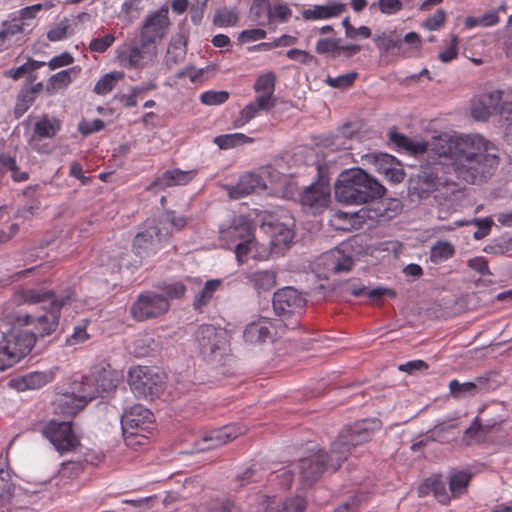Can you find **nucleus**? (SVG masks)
Here are the masks:
<instances>
[{
    "mask_svg": "<svg viewBox=\"0 0 512 512\" xmlns=\"http://www.w3.org/2000/svg\"><path fill=\"white\" fill-rule=\"evenodd\" d=\"M375 166L379 173L387 174L395 166H398L395 157L388 154H380L375 158Z\"/></svg>",
    "mask_w": 512,
    "mask_h": 512,
    "instance_id": "0e129e2a",
    "label": "nucleus"
},
{
    "mask_svg": "<svg viewBox=\"0 0 512 512\" xmlns=\"http://www.w3.org/2000/svg\"><path fill=\"white\" fill-rule=\"evenodd\" d=\"M380 427L381 423L378 419H364L345 428L332 444L329 453V462L332 468L337 470L341 463L347 459L351 447L370 441L373 433Z\"/></svg>",
    "mask_w": 512,
    "mask_h": 512,
    "instance_id": "20e7f679",
    "label": "nucleus"
},
{
    "mask_svg": "<svg viewBox=\"0 0 512 512\" xmlns=\"http://www.w3.org/2000/svg\"><path fill=\"white\" fill-rule=\"evenodd\" d=\"M330 202V188L327 184L316 183L308 186L301 194V204L312 214L324 211Z\"/></svg>",
    "mask_w": 512,
    "mask_h": 512,
    "instance_id": "6ab92c4d",
    "label": "nucleus"
},
{
    "mask_svg": "<svg viewBox=\"0 0 512 512\" xmlns=\"http://www.w3.org/2000/svg\"><path fill=\"white\" fill-rule=\"evenodd\" d=\"M69 29V20L64 18L59 23L50 28V30L47 32V38L51 42L61 41L67 37Z\"/></svg>",
    "mask_w": 512,
    "mask_h": 512,
    "instance_id": "13d9d810",
    "label": "nucleus"
},
{
    "mask_svg": "<svg viewBox=\"0 0 512 512\" xmlns=\"http://www.w3.org/2000/svg\"><path fill=\"white\" fill-rule=\"evenodd\" d=\"M493 388L489 378L486 376L477 377L474 381L470 382L461 383L456 379L449 382L450 394L455 399H464L477 394L487 393Z\"/></svg>",
    "mask_w": 512,
    "mask_h": 512,
    "instance_id": "393cba45",
    "label": "nucleus"
},
{
    "mask_svg": "<svg viewBox=\"0 0 512 512\" xmlns=\"http://www.w3.org/2000/svg\"><path fill=\"white\" fill-rule=\"evenodd\" d=\"M384 192V187L360 168L342 172L335 184V197L346 204L368 203Z\"/></svg>",
    "mask_w": 512,
    "mask_h": 512,
    "instance_id": "f03ea898",
    "label": "nucleus"
},
{
    "mask_svg": "<svg viewBox=\"0 0 512 512\" xmlns=\"http://www.w3.org/2000/svg\"><path fill=\"white\" fill-rule=\"evenodd\" d=\"M168 300L157 293L146 292L140 294L131 306V315L138 321L156 318L169 310Z\"/></svg>",
    "mask_w": 512,
    "mask_h": 512,
    "instance_id": "f8f14e48",
    "label": "nucleus"
},
{
    "mask_svg": "<svg viewBox=\"0 0 512 512\" xmlns=\"http://www.w3.org/2000/svg\"><path fill=\"white\" fill-rule=\"evenodd\" d=\"M28 490L16 487L11 482V474L7 468L6 459L0 455V508L9 505L21 506L24 498L31 496Z\"/></svg>",
    "mask_w": 512,
    "mask_h": 512,
    "instance_id": "dca6fc26",
    "label": "nucleus"
},
{
    "mask_svg": "<svg viewBox=\"0 0 512 512\" xmlns=\"http://www.w3.org/2000/svg\"><path fill=\"white\" fill-rule=\"evenodd\" d=\"M188 218L182 215H177L174 211H166L163 213L157 221V225L162 228V232H170V235L174 231H179L186 227Z\"/></svg>",
    "mask_w": 512,
    "mask_h": 512,
    "instance_id": "ea45409f",
    "label": "nucleus"
},
{
    "mask_svg": "<svg viewBox=\"0 0 512 512\" xmlns=\"http://www.w3.org/2000/svg\"><path fill=\"white\" fill-rule=\"evenodd\" d=\"M93 395L94 392H89L76 396L72 391L58 394L53 401L54 411L66 416H74L91 401Z\"/></svg>",
    "mask_w": 512,
    "mask_h": 512,
    "instance_id": "b1692460",
    "label": "nucleus"
},
{
    "mask_svg": "<svg viewBox=\"0 0 512 512\" xmlns=\"http://www.w3.org/2000/svg\"><path fill=\"white\" fill-rule=\"evenodd\" d=\"M244 433V429L237 425H227L220 429L205 434L200 441L195 443V450L203 452L222 446Z\"/></svg>",
    "mask_w": 512,
    "mask_h": 512,
    "instance_id": "aec40b11",
    "label": "nucleus"
},
{
    "mask_svg": "<svg viewBox=\"0 0 512 512\" xmlns=\"http://www.w3.org/2000/svg\"><path fill=\"white\" fill-rule=\"evenodd\" d=\"M196 340L204 357L216 356L226 345L225 332L212 325H202L196 332Z\"/></svg>",
    "mask_w": 512,
    "mask_h": 512,
    "instance_id": "a211bd4d",
    "label": "nucleus"
},
{
    "mask_svg": "<svg viewBox=\"0 0 512 512\" xmlns=\"http://www.w3.org/2000/svg\"><path fill=\"white\" fill-rule=\"evenodd\" d=\"M213 142L222 150H228L235 148L237 146H241L244 144H249L253 142V138L243 134V133H232V134H223L216 136Z\"/></svg>",
    "mask_w": 512,
    "mask_h": 512,
    "instance_id": "37998d69",
    "label": "nucleus"
},
{
    "mask_svg": "<svg viewBox=\"0 0 512 512\" xmlns=\"http://www.w3.org/2000/svg\"><path fill=\"white\" fill-rule=\"evenodd\" d=\"M275 82L276 76L273 72H267L259 76L254 84L256 97L267 98L269 102L276 104V98L274 97Z\"/></svg>",
    "mask_w": 512,
    "mask_h": 512,
    "instance_id": "58836bf2",
    "label": "nucleus"
},
{
    "mask_svg": "<svg viewBox=\"0 0 512 512\" xmlns=\"http://www.w3.org/2000/svg\"><path fill=\"white\" fill-rule=\"evenodd\" d=\"M237 20V13L234 10L228 8L217 10L213 17V23L218 27L233 26L236 24Z\"/></svg>",
    "mask_w": 512,
    "mask_h": 512,
    "instance_id": "864d4df0",
    "label": "nucleus"
},
{
    "mask_svg": "<svg viewBox=\"0 0 512 512\" xmlns=\"http://www.w3.org/2000/svg\"><path fill=\"white\" fill-rule=\"evenodd\" d=\"M446 20V13L443 9H438L433 15L429 16L423 23V27L435 31L442 27Z\"/></svg>",
    "mask_w": 512,
    "mask_h": 512,
    "instance_id": "338daca9",
    "label": "nucleus"
},
{
    "mask_svg": "<svg viewBox=\"0 0 512 512\" xmlns=\"http://www.w3.org/2000/svg\"><path fill=\"white\" fill-rule=\"evenodd\" d=\"M157 57V45L148 43L140 37L139 42L124 45L117 51L120 64L127 69H143Z\"/></svg>",
    "mask_w": 512,
    "mask_h": 512,
    "instance_id": "1a4fd4ad",
    "label": "nucleus"
},
{
    "mask_svg": "<svg viewBox=\"0 0 512 512\" xmlns=\"http://www.w3.org/2000/svg\"><path fill=\"white\" fill-rule=\"evenodd\" d=\"M294 225V218L288 214H284L280 218L265 222L263 229L266 233L270 234V245L273 248H281L288 245L293 239Z\"/></svg>",
    "mask_w": 512,
    "mask_h": 512,
    "instance_id": "f3484780",
    "label": "nucleus"
},
{
    "mask_svg": "<svg viewBox=\"0 0 512 512\" xmlns=\"http://www.w3.org/2000/svg\"><path fill=\"white\" fill-rule=\"evenodd\" d=\"M338 47H339V39L323 38V39H319L317 41L316 52L318 54L331 53L333 55V57H336Z\"/></svg>",
    "mask_w": 512,
    "mask_h": 512,
    "instance_id": "69168bd1",
    "label": "nucleus"
},
{
    "mask_svg": "<svg viewBox=\"0 0 512 512\" xmlns=\"http://www.w3.org/2000/svg\"><path fill=\"white\" fill-rule=\"evenodd\" d=\"M160 376L146 366L134 367L129 372V385L138 397H154L160 391Z\"/></svg>",
    "mask_w": 512,
    "mask_h": 512,
    "instance_id": "ddd939ff",
    "label": "nucleus"
},
{
    "mask_svg": "<svg viewBox=\"0 0 512 512\" xmlns=\"http://www.w3.org/2000/svg\"><path fill=\"white\" fill-rule=\"evenodd\" d=\"M170 27L169 8L163 5L158 10L151 11L145 16L140 37L143 41L156 45L158 41L167 36Z\"/></svg>",
    "mask_w": 512,
    "mask_h": 512,
    "instance_id": "9d476101",
    "label": "nucleus"
},
{
    "mask_svg": "<svg viewBox=\"0 0 512 512\" xmlns=\"http://www.w3.org/2000/svg\"><path fill=\"white\" fill-rule=\"evenodd\" d=\"M134 352L137 356L143 357L150 354V352L155 350V340L152 336L145 334L139 337L135 343Z\"/></svg>",
    "mask_w": 512,
    "mask_h": 512,
    "instance_id": "4d7b16f0",
    "label": "nucleus"
},
{
    "mask_svg": "<svg viewBox=\"0 0 512 512\" xmlns=\"http://www.w3.org/2000/svg\"><path fill=\"white\" fill-rule=\"evenodd\" d=\"M275 107V103H271L267 98L255 97L254 101L245 105L239 113V116L234 119L233 127L242 128L251 120L259 115L260 112H269Z\"/></svg>",
    "mask_w": 512,
    "mask_h": 512,
    "instance_id": "2f4dec72",
    "label": "nucleus"
},
{
    "mask_svg": "<svg viewBox=\"0 0 512 512\" xmlns=\"http://www.w3.org/2000/svg\"><path fill=\"white\" fill-rule=\"evenodd\" d=\"M273 324L271 320L260 317L245 327L243 338L249 344H262L272 338Z\"/></svg>",
    "mask_w": 512,
    "mask_h": 512,
    "instance_id": "c85d7f7f",
    "label": "nucleus"
},
{
    "mask_svg": "<svg viewBox=\"0 0 512 512\" xmlns=\"http://www.w3.org/2000/svg\"><path fill=\"white\" fill-rule=\"evenodd\" d=\"M12 301L16 305L42 304V308L46 310L51 307V301H61V297H56L50 290L22 289L14 293Z\"/></svg>",
    "mask_w": 512,
    "mask_h": 512,
    "instance_id": "cd10ccee",
    "label": "nucleus"
},
{
    "mask_svg": "<svg viewBox=\"0 0 512 512\" xmlns=\"http://www.w3.org/2000/svg\"><path fill=\"white\" fill-rule=\"evenodd\" d=\"M124 78V73L113 71L102 76L94 86V92L98 95L110 93L116 84Z\"/></svg>",
    "mask_w": 512,
    "mask_h": 512,
    "instance_id": "a18cd8bd",
    "label": "nucleus"
},
{
    "mask_svg": "<svg viewBox=\"0 0 512 512\" xmlns=\"http://www.w3.org/2000/svg\"><path fill=\"white\" fill-rule=\"evenodd\" d=\"M322 260L327 270L334 273L347 272L351 270L354 263L352 257L344 254V250L341 248L329 251L322 257Z\"/></svg>",
    "mask_w": 512,
    "mask_h": 512,
    "instance_id": "72a5a7b5",
    "label": "nucleus"
},
{
    "mask_svg": "<svg viewBox=\"0 0 512 512\" xmlns=\"http://www.w3.org/2000/svg\"><path fill=\"white\" fill-rule=\"evenodd\" d=\"M42 433L60 453L71 452L80 444L70 422L51 420L44 426Z\"/></svg>",
    "mask_w": 512,
    "mask_h": 512,
    "instance_id": "9b49d317",
    "label": "nucleus"
},
{
    "mask_svg": "<svg viewBox=\"0 0 512 512\" xmlns=\"http://www.w3.org/2000/svg\"><path fill=\"white\" fill-rule=\"evenodd\" d=\"M472 474L468 471H455L450 475L449 489L453 497H460L467 491Z\"/></svg>",
    "mask_w": 512,
    "mask_h": 512,
    "instance_id": "c03bdc74",
    "label": "nucleus"
},
{
    "mask_svg": "<svg viewBox=\"0 0 512 512\" xmlns=\"http://www.w3.org/2000/svg\"><path fill=\"white\" fill-rule=\"evenodd\" d=\"M72 295L69 292L61 297V301H51V307L44 315L19 314L16 321L21 325H33L42 337L51 335L58 327L60 309L70 302Z\"/></svg>",
    "mask_w": 512,
    "mask_h": 512,
    "instance_id": "6e6552de",
    "label": "nucleus"
},
{
    "mask_svg": "<svg viewBox=\"0 0 512 512\" xmlns=\"http://www.w3.org/2000/svg\"><path fill=\"white\" fill-rule=\"evenodd\" d=\"M90 378L98 388V396L105 397L112 393L118 385L120 374L109 365H98L92 368Z\"/></svg>",
    "mask_w": 512,
    "mask_h": 512,
    "instance_id": "a878e982",
    "label": "nucleus"
},
{
    "mask_svg": "<svg viewBox=\"0 0 512 512\" xmlns=\"http://www.w3.org/2000/svg\"><path fill=\"white\" fill-rule=\"evenodd\" d=\"M305 298L293 287H284L273 295V308L278 315L295 313L305 306Z\"/></svg>",
    "mask_w": 512,
    "mask_h": 512,
    "instance_id": "4be33fe9",
    "label": "nucleus"
},
{
    "mask_svg": "<svg viewBox=\"0 0 512 512\" xmlns=\"http://www.w3.org/2000/svg\"><path fill=\"white\" fill-rule=\"evenodd\" d=\"M35 101V90H23L17 97L14 113L16 118L21 117Z\"/></svg>",
    "mask_w": 512,
    "mask_h": 512,
    "instance_id": "3c124183",
    "label": "nucleus"
},
{
    "mask_svg": "<svg viewBox=\"0 0 512 512\" xmlns=\"http://www.w3.org/2000/svg\"><path fill=\"white\" fill-rule=\"evenodd\" d=\"M36 342L35 334L24 330H13L0 340V371H5L26 357Z\"/></svg>",
    "mask_w": 512,
    "mask_h": 512,
    "instance_id": "39448f33",
    "label": "nucleus"
},
{
    "mask_svg": "<svg viewBox=\"0 0 512 512\" xmlns=\"http://www.w3.org/2000/svg\"><path fill=\"white\" fill-rule=\"evenodd\" d=\"M114 41V35L106 34L102 37L92 39L89 44V49L92 52L103 53L114 43Z\"/></svg>",
    "mask_w": 512,
    "mask_h": 512,
    "instance_id": "e2e57ef3",
    "label": "nucleus"
},
{
    "mask_svg": "<svg viewBox=\"0 0 512 512\" xmlns=\"http://www.w3.org/2000/svg\"><path fill=\"white\" fill-rule=\"evenodd\" d=\"M351 294L355 297H367L371 299L372 301L376 302L383 298L384 296L388 295L391 297H395L396 293L388 288L384 287H375V288H369L366 286H359L351 289Z\"/></svg>",
    "mask_w": 512,
    "mask_h": 512,
    "instance_id": "de8ad7c7",
    "label": "nucleus"
},
{
    "mask_svg": "<svg viewBox=\"0 0 512 512\" xmlns=\"http://www.w3.org/2000/svg\"><path fill=\"white\" fill-rule=\"evenodd\" d=\"M170 236V232H162L157 224L148 226L144 231L135 236L133 249L136 255L141 258L150 257L154 255L161 244L166 241Z\"/></svg>",
    "mask_w": 512,
    "mask_h": 512,
    "instance_id": "2eb2a0df",
    "label": "nucleus"
},
{
    "mask_svg": "<svg viewBox=\"0 0 512 512\" xmlns=\"http://www.w3.org/2000/svg\"><path fill=\"white\" fill-rule=\"evenodd\" d=\"M38 185L29 186L24 189L23 195L31 199L26 204L22 205L17 209L16 216L23 219H30L39 210L41 202L38 199H34V194L38 189Z\"/></svg>",
    "mask_w": 512,
    "mask_h": 512,
    "instance_id": "79ce46f5",
    "label": "nucleus"
},
{
    "mask_svg": "<svg viewBox=\"0 0 512 512\" xmlns=\"http://www.w3.org/2000/svg\"><path fill=\"white\" fill-rule=\"evenodd\" d=\"M389 139L412 154L429 152L440 160L448 161V168L455 177L467 184L487 182L499 165L494 144L478 133L443 134L434 137L429 143H421L392 131Z\"/></svg>",
    "mask_w": 512,
    "mask_h": 512,
    "instance_id": "f257e3e1",
    "label": "nucleus"
},
{
    "mask_svg": "<svg viewBox=\"0 0 512 512\" xmlns=\"http://www.w3.org/2000/svg\"><path fill=\"white\" fill-rule=\"evenodd\" d=\"M247 284L258 295L270 292L277 284V273L272 269L256 270L246 273Z\"/></svg>",
    "mask_w": 512,
    "mask_h": 512,
    "instance_id": "473e14b6",
    "label": "nucleus"
},
{
    "mask_svg": "<svg viewBox=\"0 0 512 512\" xmlns=\"http://www.w3.org/2000/svg\"><path fill=\"white\" fill-rule=\"evenodd\" d=\"M61 129V122L55 117L42 116L34 124V137L53 138Z\"/></svg>",
    "mask_w": 512,
    "mask_h": 512,
    "instance_id": "4c0bfd02",
    "label": "nucleus"
},
{
    "mask_svg": "<svg viewBox=\"0 0 512 512\" xmlns=\"http://www.w3.org/2000/svg\"><path fill=\"white\" fill-rule=\"evenodd\" d=\"M365 215L366 212L363 209L355 213L337 211L331 219V224L338 230L350 231L357 228Z\"/></svg>",
    "mask_w": 512,
    "mask_h": 512,
    "instance_id": "e433bc0d",
    "label": "nucleus"
},
{
    "mask_svg": "<svg viewBox=\"0 0 512 512\" xmlns=\"http://www.w3.org/2000/svg\"><path fill=\"white\" fill-rule=\"evenodd\" d=\"M455 253L454 246L448 241H438L430 252V260L433 263H440L451 258Z\"/></svg>",
    "mask_w": 512,
    "mask_h": 512,
    "instance_id": "8fccbe9b",
    "label": "nucleus"
},
{
    "mask_svg": "<svg viewBox=\"0 0 512 512\" xmlns=\"http://www.w3.org/2000/svg\"><path fill=\"white\" fill-rule=\"evenodd\" d=\"M187 50V40L183 34L174 35L168 45L165 62L167 66L176 65L185 58Z\"/></svg>",
    "mask_w": 512,
    "mask_h": 512,
    "instance_id": "c9c22d12",
    "label": "nucleus"
},
{
    "mask_svg": "<svg viewBox=\"0 0 512 512\" xmlns=\"http://www.w3.org/2000/svg\"><path fill=\"white\" fill-rule=\"evenodd\" d=\"M72 392H75L76 396H81V394L94 392V395L91 397V400L98 397V388L95 387V384L92 382L90 375L84 376L81 382L74 383Z\"/></svg>",
    "mask_w": 512,
    "mask_h": 512,
    "instance_id": "052dcab7",
    "label": "nucleus"
},
{
    "mask_svg": "<svg viewBox=\"0 0 512 512\" xmlns=\"http://www.w3.org/2000/svg\"><path fill=\"white\" fill-rule=\"evenodd\" d=\"M266 188V183L261 175L257 173H246L240 177L238 183L228 187V194L233 199H239L254 191Z\"/></svg>",
    "mask_w": 512,
    "mask_h": 512,
    "instance_id": "c756f323",
    "label": "nucleus"
},
{
    "mask_svg": "<svg viewBox=\"0 0 512 512\" xmlns=\"http://www.w3.org/2000/svg\"><path fill=\"white\" fill-rule=\"evenodd\" d=\"M444 174V168L440 165L423 169L419 175L418 182L420 197L434 193L436 200H446L458 192L459 189L456 182Z\"/></svg>",
    "mask_w": 512,
    "mask_h": 512,
    "instance_id": "423d86ee",
    "label": "nucleus"
},
{
    "mask_svg": "<svg viewBox=\"0 0 512 512\" xmlns=\"http://www.w3.org/2000/svg\"><path fill=\"white\" fill-rule=\"evenodd\" d=\"M23 32L24 23L21 22L18 18L12 19L10 21H4L1 24L0 29V42H3L8 38Z\"/></svg>",
    "mask_w": 512,
    "mask_h": 512,
    "instance_id": "603ef678",
    "label": "nucleus"
},
{
    "mask_svg": "<svg viewBox=\"0 0 512 512\" xmlns=\"http://www.w3.org/2000/svg\"><path fill=\"white\" fill-rule=\"evenodd\" d=\"M229 98V93L226 91H206L200 95V101L209 106L220 105L225 103Z\"/></svg>",
    "mask_w": 512,
    "mask_h": 512,
    "instance_id": "bf43d9fd",
    "label": "nucleus"
},
{
    "mask_svg": "<svg viewBox=\"0 0 512 512\" xmlns=\"http://www.w3.org/2000/svg\"><path fill=\"white\" fill-rule=\"evenodd\" d=\"M58 368H52L45 371H33L22 376L13 378L10 386L17 391L36 390L54 381Z\"/></svg>",
    "mask_w": 512,
    "mask_h": 512,
    "instance_id": "5701e85b",
    "label": "nucleus"
},
{
    "mask_svg": "<svg viewBox=\"0 0 512 512\" xmlns=\"http://www.w3.org/2000/svg\"><path fill=\"white\" fill-rule=\"evenodd\" d=\"M88 321H83V323L76 325L73 328V332L66 338V344L68 346H76L86 342L90 335L86 331Z\"/></svg>",
    "mask_w": 512,
    "mask_h": 512,
    "instance_id": "6e6d98bb",
    "label": "nucleus"
},
{
    "mask_svg": "<svg viewBox=\"0 0 512 512\" xmlns=\"http://www.w3.org/2000/svg\"><path fill=\"white\" fill-rule=\"evenodd\" d=\"M221 284L222 280L220 279L208 280L202 290L195 296L194 307L201 309L206 306L212 299L214 293L220 288Z\"/></svg>",
    "mask_w": 512,
    "mask_h": 512,
    "instance_id": "49530a36",
    "label": "nucleus"
},
{
    "mask_svg": "<svg viewBox=\"0 0 512 512\" xmlns=\"http://www.w3.org/2000/svg\"><path fill=\"white\" fill-rule=\"evenodd\" d=\"M357 78L356 72L343 74L337 77H328L326 83L334 88L345 89L351 86Z\"/></svg>",
    "mask_w": 512,
    "mask_h": 512,
    "instance_id": "680f3d73",
    "label": "nucleus"
},
{
    "mask_svg": "<svg viewBox=\"0 0 512 512\" xmlns=\"http://www.w3.org/2000/svg\"><path fill=\"white\" fill-rule=\"evenodd\" d=\"M329 462V455H325L321 450L311 452L308 456L299 461V472L303 483L312 484L320 478L325 469V463Z\"/></svg>",
    "mask_w": 512,
    "mask_h": 512,
    "instance_id": "412c9836",
    "label": "nucleus"
},
{
    "mask_svg": "<svg viewBox=\"0 0 512 512\" xmlns=\"http://www.w3.org/2000/svg\"><path fill=\"white\" fill-rule=\"evenodd\" d=\"M220 239L227 247L234 246V253L239 264L247 257L266 259L270 251L254 237L252 226L245 216L234 217L231 223L220 229Z\"/></svg>",
    "mask_w": 512,
    "mask_h": 512,
    "instance_id": "7ed1b4c3",
    "label": "nucleus"
},
{
    "mask_svg": "<svg viewBox=\"0 0 512 512\" xmlns=\"http://www.w3.org/2000/svg\"><path fill=\"white\" fill-rule=\"evenodd\" d=\"M73 71H75V68L69 70H62L60 72L53 74L48 81L47 89L56 90L67 87L72 80L71 73Z\"/></svg>",
    "mask_w": 512,
    "mask_h": 512,
    "instance_id": "5fc2aeb1",
    "label": "nucleus"
},
{
    "mask_svg": "<svg viewBox=\"0 0 512 512\" xmlns=\"http://www.w3.org/2000/svg\"><path fill=\"white\" fill-rule=\"evenodd\" d=\"M197 175V170L184 171L181 169H172L163 172L155 178L148 186L147 190H162L177 185H186Z\"/></svg>",
    "mask_w": 512,
    "mask_h": 512,
    "instance_id": "bb28decb",
    "label": "nucleus"
},
{
    "mask_svg": "<svg viewBox=\"0 0 512 512\" xmlns=\"http://www.w3.org/2000/svg\"><path fill=\"white\" fill-rule=\"evenodd\" d=\"M275 107V103H271L267 98L255 97L254 101L245 105L239 113V116L234 119L233 127L242 128L251 120L259 115L260 112H269Z\"/></svg>",
    "mask_w": 512,
    "mask_h": 512,
    "instance_id": "7c9ffc66",
    "label": "nucleus"
},
{
    "mask_svg": "<svg viewBox=\"0 0 512 512\" xmlns=\"http://www.w3.org/2000/svg\"><path fill=\"white\" fill-rule=\"evenodd\" d=\"M376 46L383 52L389 53L394 50H398L400 53L402 50V40L396 32H382L374 37Z\"/></svg>",
    "mask_w": 512,
    "mask_h": 512,
    "instance_id": "a19ab883",
    "label": "nucleus"
},
{
    "mask_svg": "<svg viewBox=\"0 0 512 512\" xmlns=\"http://www.w3.org/2000/svg\"><path fill=\"white\" fill-rule=\"evenodd\" d=\"M343 11L341 5L316 6L303 12L306 19H327L339 15Z\"/></svg>",
    "mask_w": 512,
    "mask_h": 512,
    "instance_id": "09e8293b",
    "label": "nucleus"
},
{
    "mask_svg": "<svg viewBox=\"0 0 512 512\" xmlns=\"http://www.w3.org/2000/svg\"><path fill=\"white\" fill-rule=\"evenodd\" d=\"M141 9V0H125L121 7V13L129 21H132L139 16Z\"/></svg>",
    "mask_w": 512,
    "mask_h": 512,
    "instance_id": "774afa93",
    "label": "nucleus"
},
{
    "mask_svg": "<svg viewBox=\"0 0 512 512\" xmlns=\"http://www.w3.org/2000/svg\"><path fill=\"white\" fill-rule=\"evenodd\" d=\"M510 103L512 101L503 100V92L500 90L484 92L472 103L471 115L477 121H486L497 113L505 118L503 108Z\"/></svg>",
    "mask_w": 512,
    "mask_h": 512,
    "instance_id": "4468645a",
    "label": "nucleus"
},
{
    "mask_svg": "<svg viewBox=\"0 0 512 512\" xmlns=\"http://www.w3.org/2000/svg\"><path fill=\"white\" fill-rule=\"evenodd\" d=\"M275 504V500L265 497L263 506L267 512H302L306 507V502L301 497H290L282 502Z\"/></svg>",
    "mask_w": 512,
    "mask_h": 512,
    "instance_id": "f704fd0d",
    "label": "nucleus"
},
{
    "mask_svg": "<svg viewBox=\"0 0 512 512\" xmlns=\"http://www.w3.org/2000/svg\"><path fill=\"white\" fill-rule=\"evenodd\" d=\"M121 427L126 440L132 436L147 438L154 428L153 414L143 405L135 404L124 409L121 416Z\"/></svg>",
    "mask_w": 512,
    "mask_h": 512,
    "instance_id": "0eeeda50",
    "label": "nucleus"
}]
</instances>
